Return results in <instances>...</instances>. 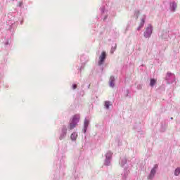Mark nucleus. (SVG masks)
Here are the masks:
<instances>
[{"label": "nucleus", "instance_id": "nucleus-1", "mask_svg": "<svg viewBox=\"0 0 180 180\" xmlns=\"http://www.w3.org/2000/svg\"><path fill=\"white\" fill-rule=\"evenodd\" d=\"M151 34H153V25H151V24H148L144 32L143 36L146 39H148L151 37Z\"/></svg>", "mask_w": 180, "mask_h": 180}, {"label": "nucleus", "instance_id": "nucleus-2", "mask_svg": "<svg viewBox=\"0 0 180 180\" xmlns=\"http://www.w3.org/2000/svg\"><path fill=\"white\" fill-rule=\"evenodd\" d=\"M165 79L167 81L168 84H172V82H175V75L168 72L167 73Z\"/></svg>", "mask_w": 180, "mask_h": 180}, {"label": "nucleus", "instance_id": "nucleus-3", "mask_svg": "<svg viewBox=\"0 0 180 180\" xmlns=\"http://www.w3.org/2000/svg\"><path fill=\"white\" fill-rule=\"evenodd\" d=\"M105 60H106V52L103 51L99 56L98 65H102L105 63Z\"/></svg>", "mask_w": 180, "mask_h": 180}, {"label": "nucleus", "instance_id": "nucleus-4", "mask_svg": "<svg viewBox=\"0 0 180 180\" xmlns=\"http://www.w3.org/2000/svg\"><path fill=\"white\" fill-rule=\"evenodd\" d=\"M157 168H158V165L156 164L151 169L150 173L148 176V179H153V178H154V175H155V172H157Z\"/></svg>", "mask_w": 180, "mask_h": 180}, {"label": "nucleus", "instance_id": "nucleus-5", "mask_svg": "<svg viewBox=\"0 0 180 180\" xmlns=\"http://www.w3.org/2000/svg\"><path fill=\"white\" fill-rule=\"evenodd\" d=\"M144 23H146V15H143L139 26L137 27V30H140L144 27Z\"/></svg>", "mask_w": 180, "mask_h": 180}, {"label": "nucleus", "instance_id": "nucleus-6", "mask_svg": "<svg viewBox=\"0 0 180 180\" xmlns=\"http://www.w3.org/2000/svg\"><path fill=\"white\" fill-rule=\"evenodd\" d=\"M77 124L76 122H75L74 121H72L71 123L68 127V130H72V129H75V127H77Z\"/></svg>", "mask_w": 180, "mask_h": 180}, {"label": "nucleus", "instance_id": "nucleus-7", "mask_svg": "<svg viewBox=\"0 0 180 180\" xmlns=\"http://www.w3.org/2000/svg\"><path fill=\"white\" fill-rule=\"evenodd\" d=\"M170 9L172 12H175V9H176V3L172 2L170 4Z\"/></svg>", "mask_w": 180, "mask_h": 180}, {"label": "nucleus", "instance_id": "nucleus-8", "mask_svg": "<svg viewBox=\"0 0 180 180\" xmlns=\"http://www.w3.org/2000/svg\"><path fill=\"white\" fill-rule=\"evenodd\" d=\"M72 122H76V124H77L79 122V115H74L72 117Z\"/></svg>", "mask_w": 180, "mask_h": 180}, {"label": "nucleus", "instance_id": "nucleus-9", "mask_svg": "<svg viewBox=\"0 0 180 180\" xmlns=\"http://www.w3.org/2000/svg\"><path fill=\"white\" fill-rule=\"evenodd\" d=\"M155 84H157V79H151L150 82V86H151V88H153L154 85H155Z\"/></svg>", "mask_w": 180, "mask_h": 180}, {"label": "nucleus", "instance_id": "nucleus-10", "mask_svg": "<svg viewBox=\"0 0 180 180\" xmlns=\"http://www.w3.org/2000/svg\"><path fill=\"white\" fill-rule=\"evenodd\" d=\"M110 86H111V88H113V86H115V82H114V81H115V77H111L110 78Z\"/></svg>", "mask_w": 180, "mask_h": 180}, {"label": "nucleus", "instance_id": "nucleus-11", "mask_svg": "<svg viewBox=\"0 0 180 180\" xmlns=\"http://www.w3.org/2000/svg\"><path fill=\"white\" fill-rule=\"evenodd\" d=\"M77 137H78V134H77V132L72 133L70 136L71 139L73 141L77 140Z\"/></svg>", "mask_w": 180, "mask_h": 180}, {"label": "nucleus", "instance_id": "nucleus-12", "mask_svg": "<svg viewBox=\"0 0 180 180\" xmlns=\"http://www.w3.org/2000/svg\"><path fill=\"white\" fill-rule=\"evenodd\" d=\"M180 174V167H177L175 170H174V175L175 176H178Z\"/></svg>", "mask_w": 180, "mask_h": 180}, {"label": "nucleus", "instance_id": "nucleus-13", "mask_svg": "<svg viewBox=\"0 0 180 180\" xmlns=\"http://www.w3.org/2000/svg\"><path fill=\"white\" fill-rule=\"evenodd\" d=\"M109 106H112V103H110V102L109 101H105V107L106 108V109H109Z\"/></svg>", "mask_w": 180, "mask_h": 180}, {"label": "nucleus", "instance_id": "nucleus-14", "mask_svg": "<svg viewBox=\"0 0 180 180\" xmlns=\"http://www.w3.org/2000/svg\"><path fill=\"white\" fill-rule=\"evenodd\" d=\"M84 124L85 128L88 127V125L89 124V120H85Z\"/></svg>", "mask_w": 180, "mask_h": 180}, {"label": "nucleus", "instance_id": "nucleus-15", "mask_svg": "<svg viewBox=\"0 0 180 180\" xmlns=\"http://www.w3.org/2000/svg\"><path fill=\"white\" fill-rule=\"evenodd\" d=\"M72 88L73 89H77V84H73Z\"/></svg>", "mask_w": 180, "mask_h": 180}, {"label": "nucleus", "instance_id": "nucleus-16", "mask_svg": "<svg viewBox=\"0 0 180 180\" xmlns=\"http://www.w3.org/2000/svg\"><path fill=\"white\" fill-rule=\"evenodd\" d=\"M20 6H22V3L20 4Z\"/></svg>", "mask_w": 180, "mask_h": 180}, {"label": "nucleus", "instance_id": "nucleus-17", "mask_svg": "<svg viewBox=\"0 0 180 180\" xmlns=\"http://www.w3.org/2000/svg\"><path fill=\"white\" fill-rule=\"evenodd\" d=\"M174 118L173 117H171V120H172Z\"/></svg>", "mask_w": 180, "mask_h": 180}, {"label": "nucleus", "instance_id": "nucleus-18", "mask_svg": "<svg viewBox=\"0 0 180 180\" xmlns=\"http://www.w3.org/2000/svg\"><path fill=\"white\" fill-rule=\"evenodd\" d=\"M110 155H112V154L110 153H109Z\"/></svg>", "mask_w": 180, "mask_h": 180}]
</instances>
